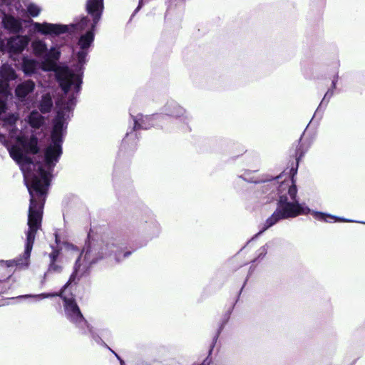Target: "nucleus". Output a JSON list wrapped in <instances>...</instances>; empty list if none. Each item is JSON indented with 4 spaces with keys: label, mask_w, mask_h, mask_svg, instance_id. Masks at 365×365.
<instances>
[{
    "label": "nucleus",
    "mask_w": 365,
    "mask_h": 365,
    "mask_svg": "<svg viewBox=\"0 0 365 365\" xmlns=\"http://www.w3.org/2000/svg\"><path fill=\"white\" fill-rule=\"evenodd\" d=\"M103 9V0H87L86 9L92 20L88 16H83L78 22L70 25L48 22H33L32 24L35 32L49 36L51 38L73 31H86V34L81 35L78 40V44L81 50L76 54L77 63L73 65L72 68H70L71 77L68 78V83L70 84L71 96L66 97L67 98H60L56 101L58 110L53 121V127L51 133V143L44 151L48 155L51 154L56 157H61L62 155V144L63 135L67 128V120L70 117V112L76 106V98L81 88L88 48L94 40V31L101 19Z\"/></svg>",
    "instance_id": "nucleus-1"
},
{
    "label": "nucleus",
    "mask_w": 365,
    "mask_h": 365,
    "mask_svg": "<svg viewBox=\"0 0 365 365\" xmlns=\"http://www.w3.org/2000/svg\"><path fill=\"white\" fill-rule=\"evenodd\" d=\"M9 154L20 167L30 195L27 222L29 228L26 232V240L23 255L14 259L1 260L0 263L5 264L7 267L14 266L27 267L29 264L36 234L41 225L43 210L52 173L60 157L48 155L44 152L43 156L38 155L31 159L16 145H13L9 149Z\"/></svg>",
    "instance_id": "nucleus-2"
},
{
    "label": "nucleus",
    "mask_w": 365,
    "mask_h": 365,
    "mask_svg": "<svg viewBox=\"0 0 365 365\" xmlns=\"http://www.w3.org/2000/svg\"><path fill=\"white\" fill-rule=\"evenodd\" d=\"M109 245L113 244H103L98 243L96 242H91L86 252V263L81 264V260L78 259L75 263L74 270L71 275L68 282L61 288L59 293H41L38 294H24L18 297L19 298L30 299L33 302H37L46 298H51L53 297L59 296L63 301V313L65 317L72 324L75 326L81 334H90L91 337L97 343L100 344L102 341L100 336L93 331V327L90 326L84 318L81 309L76 301L73 294H67L66 289L70 284L76 282V279H79L80 277L83 276L89 269V267L98 262L101 260H106V263L113 264L115 263L120 262L123 260L121 256L120 251L116 250L114 253L113 250H108L103 252V248L108 249Z\"/></svg>",
    "instance_id": "nucleus-3"
},
{
    "label": "nucleus",
    "mask_w": 365,
    "mask_h": 365,
    "mask_svg": "<svg viewBox=\"0 0 365 365\" xmlns=\"http://www.w3.org/2000/svg\"><path fill=\"white\" fill-rule=\"evenodd\" d=\"M283 177L284 175H279L272 180L264 181L257 188V197L262 199V202H270L277 197L279 200L277 209L266 220L262 230L257 233L247 244L282 220L294 218L300 215L311 212L309 207L299 202L297 197V188L293 178L286 180Z\"/></svg>",
    "instance_id": "nucleus-4"
},
{
    "label": "nucleus",
    "mask_w": 365,
    "mask_h": 365,
    "mask_svg": "<svg viewBox=\"0 0 365 365\" xmlns=\"http://www.w3.org/2000/svg\"><path fill=\"white\" fill-rule=\"evenodd\" d=\"M54 235L56 246L55 247L54 245H51L52 251L48 255L49 262L47 271L44 274V279L48 277L51 274H60L63 272V266L61 261L59 259L60 252L62 249H65V250L67 252L70 253L72 256L77 257L76 260L79 259L81 260V264H85L86 262V252L91 241L96 242L98 243H110L114 245V246L109 245L108 249H106V247L103 248V252H108V250H113V252H112L114 253L116 250H118L119 251H120L121 256L123 257V259L128 257L131 255L130 251H125V243L123 242V241L120 238L112 237L99 240L94 239L90 235H88V240L86 244V247L83 248V250L81 251V250L78 247L73 244H71L67 242H63L61 243L59 236L56 232L54 233ZM101 252H102V250H101ZM76 262L77 261H76Z\"/></svg>",
    "instance_id": "nucleus-5"
},
{
    "label": "nucleus",
    "mask_w": 365,
    "mask_h": 365,
    "mask_svg": "<svg viewBox=\"0 0 365 365\" xmlns=\"http://www.w3.org/2000/svg\"><path fill=\"white\" fill-rule=\"evenodd\" d=\"M31 47L34 55L42 60V69L45 71H54L56 81L63 92L61 98H67L71 96L68 78L71 74L68 66L58 65L61 55L60 46L55 44L48 49L43 40L35 39L31 43Z\"/></svg>",
    "instance_id": "nucleus-6"
},
{
    "label": "nucleus",
    "mask_w": 365,
    "mask_h": 365,
    "mask_svg": "<svg viewBox=\"0 0 365 365\" xmlns=\"http://www.w3.org/2000/svg\"><path fill=\"white\" fill-rule=\"evenodd\" d=\"M163 117V125H170L173 128L171 131L182 130H190L189 123L192 117L187 110L175 100L168 101L162 108Z\"/></svg>",
    "instance_id": "nucleus-7"
},
{
    "label": "nucleus",
    "mask_w": 365,
    "mask_h": 365,
    "mask_svg": "<svg viewBox=\"0 0 365 365\" xmlns=\"http://www.w3.org/2000/svg\"><path fill=\"white\" fill-rule=\"evenodd\" d=\"M133 122V128L131 131H128L125 138L122 141L121 147L125 148L128 145L130 140L135 139L136 134L133 132L138 129H148L151 127H160L166 131L173 130V127L170 125H163V121L164 117L159 113H155L148 115L138 114L136 116L131 115Z\"/></svg>",
    "instance_id": "nucleus-8"
},
{
    "label": "nucleus",
    "mask_w": 365,
    "mask_h": 365,
    "mask_svg": "<svg viewBox=\"0 0 365 365\" xmlns=\"http://www.w3.org/2000/svg\"><path fill=\"white\" fill-rule=\"evenodd\" d=\"M140 229L147 242L158 238L161 232L160 225L152 213L141 219Z\"/></svg>",
    "instance_id": "nucleus-9"
},
{
    "label": "nucleus",
    "mask_w": 365,
    "mask_h": 365,
    "mask_svg": "<svg viewBox=\"0 0 365 365\" xmlns=\"http://www.w3.org/2000/svg\"><path fill=\"white\" fill-rule=\"evenodd\" d=\"M16 77L15 71L9 64L0 67V94L6 95L8 92L9 81Z\"/></svg>",
    "instance_id": "nucleus-10"
},
{
    "label": "nucleus",
    "mask_w": 365,
    "mask_h": 365,
    "mask_svg": "<svg viewBox=\"0 0 365 365\" xmlns=\"http://www.w3.org/2000/svg\"><path fill=\"white\" fill-rule=\"evenodd\" d=\"M29 39L26 36H17L11 37L7 42L9 52L11 53H19L24 50L29 44Z\"/></svg>",
    "instance_id": "nucleus-11"
},
{
    "label": "nucleus",
    "mask_w": 365,
    "mask_h": 365,
    "mask_svg": "<svg viewBox=\"0 0 365 365\" xmlns=\"http://www.w3.org/2000/svg\"><path fill=\"white\" fill-rule=\"evenodd\" d=\"M2 24L4 28L10 33L17 34L22 30V23L21 19L13 16L4 14L2 18Z\"/></svg>",
    "instance_id": "nucleus-12"
},
{
    "label": "nucleus",
    "mask_w": 365,
    "mask_h": 365,
    "mask_svg": "<svg viewBox=\"0 0 365 365\" xmlns=\"http://www.w3.org/2000/svg\"><path fill=\"white\" fill-rule=\"evenodd\" d=\"M18 141L21 143L22 148L26 153L37 154L39 151L38 146V140L35 135L31 136L29 138H18Z\"/></svg>",
    "instance_id": "nucleus-13"
},
{
    "label": "nucleus",
    "mask_w": 365,
    "mask_h": 365,
    "mask_svg": "<svg viewBox=\"0 0 365 365\" xmlns=\"http://www.w3.org/2000/svg\"><path fill=\"white\" fill-rule=\"evenodd\" d=\"M34 88L35 83L33 81H24L16 86L15 93L19 100L23 101L29 93L34 91Z\"/></svg>",
    "instance_id": "nucleus-14"
},
{
    "label": "nucleus",
    "mask_w": 365,
    "mask_h": 365,
    "mask_svg": "<svg viewBox=\"0 0 365 365\" xmlns=\"http://www.w3.org/2000/svg\"><path fill=\"white\" fill-rule=\"evenodd\" d=\"M29 125L35 129L41 128L45 123V118L36 110H33L27 116Z\"/></svg>",
    "instance_id": "nucleus-15"
},
{
    "label": "nucleus",
    "mask_w": 365,
    "mask_h": 365,
    "mask_svg": "<svg viewBox=\"0 0 365 365\" xmlns=\"http://www.w3.org/2000/svg\"><path fill=\"white\" fill-rule=\"evenodd\" d=\"M338 78H339V76H338V73H336L334 75V76L333 77V79L331 81V87L328 89V91L325 93L322 101H321V103L319 104V106L318 107V108L316 110L315 114L317 112H319V109L323 106H326L327 105V103H329L330 98L333 96V95H334V90L336 89V83H337V81H338Z\"/></svg>",
    "instance_id": "nucleus-16"
},
{
    "label": "nucleus",
    "mask_w": 365,
    "mask_h": 365,
    "mask_svg": "<svg viewBox=\"0 0 365 365\" xmlns=\"http://www.w3.org/2000/svg\"><path fill=\"white\" fill-rule=\"evenodd\" d=\"M38 67V63L27 57H24L22 61V70L26 75H31L36 71Z\"/></svg>",
    "instance_id": "nucleus-17"
},
{
    "label": "nucleus",
    "mask_w": 365,
    "mask_h": 365,
    "mask_svg": "<svg viewBox=\"0 0 365 365\" xmlns=\"http://www.w3.org/2000/svg\"><path fill=\"white\" fill-rule=\"evenodd\" d=\"M53 106V103L51 95L48 93L43 95L38 103V108L41 112L43 113H49L51 110Z\"/></svg>",
    "instance_id": "nucleus-18"
},
{
    "label": "nucleus",
    "mask_w": 365,
    "mask_h": 365,
    "mask_svg": "<svg viewBox=\"0 0 365 365\" xmlns=\"http://www.w3.org/2000/svg\"><path fill=\"white\" fill-rule=\"evenodd\" d=\"M312 213L317 220H323L327 222H331L328 219L335 220L336 221H339V222H352L351 220H349L338 217L336 216L329 215V214H325V213L321 212L313 211Z\"/></svg>",
    "instance_id": "nucleus-19"
},
{
    "label": "nucleus",
    "mask_w": 365,
    "mask_h": 365,
    "mask_svg": "<svg viewBox=\"0 0 365 365\" xmlns=\"http://www.w3.org/2000/svg\"><path fill=\"white\" fill-rule=\"evenodd\" d=\"M18 120V116L14 113L8 115L4 118V124L9 127V129L11 131H14L16 130L15 124Z\"/></svg>",
    "instance_id": "nucleus-20"
},
{
    "label": "nucleus",
    "mask_w": 365,
    "mask_h": 365,
    "mask_svg": "<svg viewBox=\"0 0 365 365\" xmlns=\"http://www.w3.org/2000/svg\"><path fill=\"white\" fill-rule=\"evenodd\" d=\"M26 10L29 14L32 17L38 16L41 11V7L34 3L28 4L26 5Z\"/></svg>",
    "instance_id": "nucleus-21"
},
{
    "label": "nucleus",
    "mask_w": 365,
    "mask_h": 365,
    "mask_svg": "<svg viewBox=\"0 0 365 365\" xmlns=\"http://www.w3.org/2000/svg\"><path fill=\"white\" fill-rule=\"evenodd\" d=\"M93 331L100 336L101 339V342L99 344H104L105 346H107V344L104 343L102 339V337H108L110 336V331L107 328H100V329H94Z\"/></svg>",
    "instance_id": "nucleus-22"
},
{
    "label": "nucleus",
    "mask_w": 365,
    "mask_h": 365,
    "mask_svg": "<svg viewBox=\"0 0 365 365\" xmlns=\"http://www.w3.org/2000/svg\"><path fill=\"white\" fill-rule=\"evenodd\" d=\"M93 331L100 336L101 339V342L99 344H104L105 346H107V344L104 343L102 339V337H108L110 336V331L107 328H100V329H94Z\"/></svg>",
    "instance_id": "nucleus-23"
},
{
    "label": "nucleus",
    "mask_w": 365,
    "mask_h": 365,
    "mask_svg": "<svg viewBox=\"0 0 365 365\" xmlns=\"http://www.w3.org/2000/svg\"><path fill=\"white\" fill-rule=\"evenodd\" d=\"M252 173L251 171L247 170L244 173V174L241 175L240 178H242L245 181L249 182H255L256 183L257 181L254 180L252 178L250 177V174Z\"/></svg>",
    "instance_id": "nucleus-24"
},
{
    "label": "nucleus",
    "mask_w": 365,
    "mask_h": 365,
    "mask_svg": "<svg viewBox=\"0 0 365 365\" xmlns=\"http://www.w3.org/2000/svg\"><path fill=\"white\" fill-rule=\"evenodd\" d=\"M267 252V249L266 246L261 247L257 251V259L263 258Z\"/></svg>",
    "instance_id": "nucleus-25"
},
{
    "label": "nucleus",
    "mask_w": 365,
    "mask_h": 365,
    "mask_svg": "<svg viewBox=\"0 0 365 365\" xmlns=\"http://www.w3.org/2000/svg\"><path fill=\"white\" fill-rule=\"evenodd\" d=\"M6 109V104L4 100L0 98V115L5 112Z\"/></svg>",
    "instance_id": "nucleus-26"
},
{
    "label": "nucleus",
    "mask_w": 365,
    "mask_h": 365,
    "mask_svg": "<svg viewBox=\"0 0 365 365\" xmlns=\"http://www.w3.org/2000/svg\"><path fill=\"white\" fill-rule=\"evenodd\" d=\"M306 150H301V148H299L297 150V160L299 161L302 158H303Z\"/></svg>",
    "instance_id": "nucleus-27"
},
{
    "label": "nucleus",
    "mask_w": 365,
    "mask_h": 365,
    "mask_svg": "<svg viewBox=\"0 0 365 365\" xmlns=\"http://www.w3.org/2000/svg\"><path fill=\"white\" fill-rule=\"evenodd\" d=\"M142 6H143V0H139V4H138V7L136 8V9L135 10L133 15L140 10V9L141 8Z\"/></svg>",
    "instance_id": "nucleus-28"
},
{
    "label": "nucleus",
    "mask_w": 365,
    "mask_h": 365,
    "mask_svg": "<svg viewBox=\"0 0 365 365\" xmlns=\"http://www.w3.org/2000/svg\"><path fill=\"white\" fill-rule=\"evenodd\" d=\"M112 352L115 354V356L118 358V359L120 361V365H124V364H125L124 361H123V359H121L120 358V356H119L116 353H115L113 351H112Z\"/></svg>",
    "instance_id": "nucleus-29"
},
{
    "label": "nucleus",
    "mask_w": 365,
    "mask_h": 365,
    "mask_svg": "<svg viewBox=\"0 0 365 365\" xmlns=\"http://www.w3.org/2000/svg\"><path fill=\"white\" fill-rule=\"evenodd\" d=\"M130 147H131V149H134L135 148V142L132 143Z\"/></svg>",
    "instance_id": "nucleus-30"
},
{
    "label": "nucleus",
    "mask_w": 365,
    "mask_h": 365,
    "mask_svg": "<svg viewBox=\"0 0 365 365\" xmlns=\"http://www.w3.org/2000/svg\"><path fill=\"white\" fill-rule=\"evenodd\" d=\"M337 66H339V61H337Z\"/></svg>",
    "instance_id": "nucleus-31"
}]
</instances>
